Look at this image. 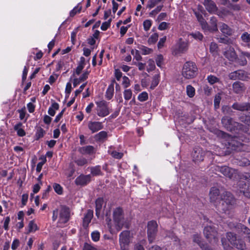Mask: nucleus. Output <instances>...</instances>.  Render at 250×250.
Masks as SVG:
<instances>
[{
  "mask_svg": "<svg viewBox=\"0 0 250 250\" xmlns=\"http://www.w3.org/2000/svg\"><path fill=\"white\" fill-rule=\"evenodd\" d=\"M138 99L141 102L146 101L148 99V94L146 92H143L138 95Z\"/></svg>",
  "mask_w": 250,
  "mask_h": 250,
  "instance_id": "nucleus-53",
  "label": "nucleus"
},
{
  "mask_svg": "<svg viewBox=\"0 0 250 250\" xmlns=\"http://www.w3.org/2000/svg\"><path fill=\"white\" fill-rule=\"evenodd\" d=\"M158 232V224L155 221L148 222L147 225V235L149 243H153L156 239Z\"/></svg>",
  "mask_w": 250,
  "mask_h": 250,
  "instance_id": "nucleus-5",
  "label": "nucleus"
},
{
  "mask_svg": "<svg viewBox=\"0 0 250 250\" xmlns=\"http://www.w3.org/2000/svg\"><path fill=\"white\" fill-rule=\"evenodd\" d=\"M59 214L58 223L64 224L66 223L70 219V211L68 207L64 205H62L60 209H55L53 211L52 220L55 221Z\"/></svg>",
  "mask_w": 250,
  "mask_h": 250,
  "instance_id": "nucleus-1",
  "label": "nucleus"
},
{
  "mask_svg": "<svg viewBox=\"0 0 250 250\" xmlns=\"http://www.w3.org/2000/svg\"><path fill=\"white\" fill-rule=\"evenodd\" d=\"M90 171L91 174L93 176L100 175L102 174L101 170V167L100 166L91 167L90 168Z\"/></svg>",
  "mask_w": 250,
  "mask_h": 250,
  "instance_id": "nucleus-36",
  "label": "nucleus"
},
{
  "mask_svg": "<svg viewBox=\"0 0 250 250\" xmlns=\"http://www.w3.org/2000/svg\"><path fill=\"white\" fill-rule=\"evenodd\" d=\"M205 153L202 149L200 147H195L191 154L193 161L195 163H198L203 160Z\"/></svg>",
  "mask_w": 250,
  "mask_h": 250,
  "instance_id": "nucleus-10",
  "label": "nucleus"
},
{
  "mask_svg": "<svg viewBox=\"0 0 250 250\" xmlns=\"http://www.w3.org/2000/svg\"><path fill=\"white\" fill-rule=\"evenodd\" d=\"M209 23L210 25H208V27L206 26V28L205 30H208L210 32H216L218 31L217 20L215 17H211Z\"/></svg>",
  "mask_w": 250,
  "mask_h": 250,
  "instance_id": "nucleus-22",
  "label": "nucleus"
},
{
  "mask_svg": "<svg viewBox=\"0 0 250 250\" xmlns=\"http://www.w3.org/2000/svg\"><path fill=\"white\" fill-rule=\"evenodd\" d=\"M235 228L238 231H241L246 235L249 242H250V229L248 227L241 223H238L236 224Z\"/></svg>",
  "mask_w": 250,
  "mask_h": 250,
  "instance_id": "nucleus-17",
  "label": "nucleus"
},
{
  "mask_svg": "<svg viewBox=\"0 0 250 250\" xmlns=\"http://www.w3.org/2000/svg\"><path fill=\"white\" fill-rule=\"evenodd\" d=\"M186 92L187 95L190 97L192 98L194 96L195 93V88L191 85H188L186 87Z\"/></svg>",
  "mask_w": 250,
  "mask_h": 250,
  "instance_id": "nucleus-35",
  "label": "nucleus"
},
{
  "mask_svg": "<svg viewBox=\"0 0 250 250\" xmlns=\"http://www.w3.org/2000/svg\"><path fill=\"white\" fill-rule=\"evenodd\" d=\"M203 4L206 10L210 13L215 14L217 11V7L215 3L212 0H204Z\"/></svg>",
  "mask_w": 250,
  "mask_h": 250,
  "instance_id": "nucleus-13",
  "label": "nucleus"
},
{
  "mask_svg": "<svg viewBox=\"0 0 250 250\" xmlns=\"http://www.w3.org/2000/svg\"><path fill=\"white\" fill-rule=\"evenodd\" d=\"M195 14L198 21L200 22L202 28L203 29H205L206 28V26L208 27V24L205 21L202 15L200 14L199 13H197V12H195Z\"/></svg>",
  "mask_w": 250,
  "mask_h": 250,
  "instance_id": "nucleus-30",
  "label": "nucleus"
},
{
  "mask_svg": "<svg viewBox=\"0 0 250 250\" xmlns=\"http://www.w3.org/2000/svg\"><path fill=\"white\" fill-rule=\"evenodd\" d=\"M130 233L129 231L125 230L122 232L119 235L120 245H128L130 243Z\"/></svg>",
  "mask_w": 250,
  "mask_h": 250,
  "instance_id": "nucleus-12",
  "label": "nucleus"
},
{
  "mask_svg": "<svg viewBox=\"0 0 250 250\" xmlns=\"http://www.w3.org/2000/svg\"><path fill=\"white\" fill-rule=\"evenodd\" d=\"M219 29L222 34L226 36L231 35L233 32L232 29L227 24L223 22L219 23Z\"/></svg>",
  "mask_w": 250,
  "mask_h": 250,
  "instance_id": "nucleus-20",
  "label": "nucleus"
},
{
  "mask_svg": "<svg viewBox=\"0 0 250 250\" xmlns=\"http://www.w3.org/2000/svg\"><path fill=\"white\" fill-rule=\"evenodd\" d=\"M160 74H156L153 77L150 85V89H154L158 85L160 82Z\"/></svg>",
  "mask_w": 250,
  "mask_h": 250,
  "instance_id": "nucleus-32",
  "label": "nucleus"
},
{
  "mask_svg": "<svg viewBox=\"0 0 250 250\" xmlns=\"http://www.w3.org/2000/svg\"><path fill=\"white\" fill-rule=\"evenodd\" d=\"M241 39L244 42H250V34H249L248 32L244 33L241 36Z\"/></svg>",
  "mask_w": 250,
  "mask_h": 250,
  "instance_id": "nucleus-62",
  "label": "nucleus"
},
{
  "mask_svg": "<svg viewBox=\"0 0 250 250\" xmlns=\"http://www.w3.org/2000/svg\"><path fill=\"white\" fill-rule=\"evenodd\" d=\"M96 104L97 105V114L99 116L104 117L109 114L108 104L105 101L102 100L96 102Z\"/></svg>",
  "mask_w": 250,
  "mask_h": 250,
  "instance_id": "nucleus-8",
  "label": "nucleus"
},
{
  "mask_svg": "<svg viewBox=\"0 0 250 250\" xmlns=\"http://www.w3.org/2000/svg\"><path fill=\"white\" fill-rule=\"evenodd\" d=\"M140 49L142 51V54L144 55L149 54L152 52V50L151 49L144 46H142L140 48Z\"/></svg>",
  "mask_w": 250,
  "mask_h": 250,
  "instance_id": "nucleus-57",
  "label": "nucleus"
},
{
  "mask_svg": "<svg viewBox=\"0 0 250 250\" xmlns=\"http://www.w3.org/2000/svg\"><path fill=\"white\" fill-rule=\"evenodd\" d=\"M207 80L208 83L211 84H213L219 82V78L212 75L208 76L207 78Z\"/></svg>",
  "mask_w": 250,
  "mask_h": 250,
  "instance_id": "nucleus-45",
  "label": "nucleus"
},
{
  "mask_svg": "<svg viewBox=\"0 0 250 250\" xmlns=\"http://www.w3.org/2000/svg\"><path fill=\"white\" fill-rule=\"evenodd\" d=\"M83 250H97V249L90 244L85 243L83 247Z\"/></svg>",
  "mask_w": 250,
  "mask_h": 250,
  "instance_id": "nucleus-64",
  "label": "nucleus"
},
{
  "mask_svg": "<svg viewBox=\"0 0 250 250\" xmlns=\"http://www.w3.org/2000/svg\"><path fill=\"white\" fill-rule=\"evenodd\" d=\"M198 68L196 64L192 62H187L183 66L182 75L186 79H192L196 76Z\"/></svg>",
  "mask_w": 250,
  "mask_h": 250,
  "instance_id": "nucleus-3",
  "label": "nucleus"
},
{
  "mask_svg": "<svg viewBox=\"0 0 250 250\" xmlns=\"http://www.w3.org/2000/svg\"><path fill=\"white\" fill-rule=\"evenodd\" d=\"M204 234L207 239L210 240L212 238L215 239L217 237V232L214 227L207 226L204 228Z\"/></svg>",
  "mask_w": 250,
  "mask_h": 250,
  "instance_id": "nucleus-11",
  "label": "nucleus"
},
{
  "mask_svg": "<svg viewBox=\"0 0 250 250\" xmlns=\"http://www.w3.org/2000/svg\"><path fill=\"white\" fill-rule=\"evenodd\" d=\"M155 61L157 65L159 67H162L164 64V57L162 55H158L155 58Z\"/></svg>",
  "mask_w": 250,
  "mask_h": 250,
  "instance_id": "nucleus-39",
  "label": "nucleus"
},
{
  "mask_svg": "<svg viewBox=\"0 0 250 250\" xmlns=\"http://www.w3.org/2000/svg\"><path fill=\"white\" fill-rule=\"evenodd\" d=\"M242 126H239L238 129L242 130L244 132L250 135V126H246L241 124Z\"/></svg>",
  "mask_w": 250,
  "mask_h": 250,
  "instance_id": "nucleus-54",
  "label": "nucleus"
},
{
  "mask_svg": "<svg viewBox=\"0 0 250 250\" xmlns=\"http://www.w3.org/2000/svg\"><path fill=\"white\" fill-rule=\"evenodd\" d=\"M241 122H244L246 125L250 126V112H249L245 117L240 118Z\"/></svg>",
  "mask_w": 250,
  "mask_h": 250,
  "instance_id": "nucleus-51",
  "label": "nucleus"
},
{
  "mask_svg": "<svg viewBox=\"0 0 250 250\" xmlns=\"http://www.w3.org/2000/svg\"><path fill=\"white\" fill-rule=\"evenodd\" d=\"M237 71V79L241 81H247L248 80L249 77L246 72L242 70H236Z\"/></svg>",
  "mask_w": 250,
  "mask_h": 250,
  "instance_id": "nucleus-29",
  "label": "nucleus"
},
{
  "mask_svg": "<svg viewBox=\"0 0 250 250\" xmlns=\"http://www.w3.org/2000/svg\"><path fill=\"white\" fill-rule=\"evenodd\" d=\"M223 54L227 59L232 62H235L237 59V55L234 48L230 46H228L225 48Z\"/></svg>",
  "mask_w": 250,
  "mask_h": 250,
  "instance_id": "nucleus-9",
  "label": "nucleus"
},
{
  "mask_svg": "<svg viewBox=\"0 0 250 250\" xmlns=\"http://www.w3.org/2000/svg\"><path fill=\"white\" fill-rule=\"evenodd\" d=\"M91 180L90 175H81L75 180V184L78 186H84L87 185Z\"/></svg>",
  "mask_w": 250,
  "mask_h": 250,
  "instance_id": "nucleus-14",
  "label": "nucleus"
},
{
  "mask_svg": "<svg viewBox=\"0 0 250 250\" xmlns=\"http://www.w3.org/2000/svg\"><path fill=\"white\" fill-rule=\"evenodd\" d=\"M152 25V21L150 20H146L143 22L144 29L147 31L149 30Z\"/></svg>",
  "mask_w": 250,
  "mask_h": 250,
  "instance_id": "nucleus-50",
  "label": "nucleus"
},
{
  "mask_svg": "<svg viewBox=\"0 0 250 250\" xmlns=\"http://www.w3.org/2000/svg\"><path fill=\"white\" fill-rule=\"evenodd\" d=\"M193 241L194 243L197 244L200 247L204 243L202 242V239L201 236L198 234H195L192 235Z\"/></svg>",
  "mask_w": 250,
  "mask_h": 250,
  "instance_id": "nucleus-38",
  "label": "nucleus"
},
{
  "mask_svg": "<svg viewBox=\"0 0 250 250\" xmlns=\"http://www.w3.org/2000/svg\"><path fill=\"white\" fill-rule=\"evenodd\" d=\"M158 39V34L157 33H154L148 39V42L149 44H153L155 43Z\"/></svg>",
  "mask_w": 250,
  "mask_h": 250,
  "instance_id": "nucleus-44",
  "label": "nucleus"
},
{
  "mask_svg": "<svg viewBox=\"0 0 250 250\" xmlns=\"http://www.w3.org/2000/svg\"><path fill=\"white\" fill-rule=\"evenodd\" d=\"M59 108V105L58 103L56 102H54L52 104L51 106L49 108L48 113V114L52 116H53L55 114V110H58Z\"/></svg>",
  "mask_w": 250,
  "mask_h": 250,
  "instance_id": "nucleus-31",
  "label": "nucleus"
},
{
  "mask_svg": "<svg viewBox=\"0 0 250 250\" xmlns=\"http://www.w3.org/2000/svg\"><path fill=\"white\" fill-rule=\"evenodd\" d=\"M233 246L239 250H246L247 249L245 241L241 238H238L236 244Z\"/></svg>",
  "mask_w": 250,
  "mask_h": 250,
  "instance_id": "nucleus-28",
  "label": "nucleus"
},
{
  "mask_svg": "<svg viewBox=\"0 0 250 250\" xmlns=\"http://www.w3.org/2000/svg\"><path fill=\"white\" fill-rule=\"evenodd\" d=\"M235 139L236 138H234L233 139L231 140L230 142H229V146L234 147V149H236V147H238L241 145V143L240 142H237Z\"/></svg>",
  "mask_w": 250,
  "mask_h": 250,
  "instance_id": "nucleus-61",
  "label": "nucleus"
},
{
  "mask_svg": "<svg viewBox=\"0 0 250 250\" xmlns=\"http://www.w3.org/2000/svg\"><path fill=\"white\" fill-rule=\"evenodd\" d=\"M82 10V7H79L78 5L77 6L75 7L73 10H72L70 12V17H73L77 13H80V11Z\"/></svg>",
  "mask_w": 250,
  "mask_h": 250,
  "instance_id": "nucleus-58",
  "label": "nucleus"
},
{
  "mask_svg": "<svg viewBox=\"0 0 250 250\" xmlns=\"http://www.w3.org/2000/svg\"><path fill=\"white\" fill-rule=\"evenodd\" d=\"M93 217V211L90 209L87 210L83 218V228H87Z\"/></svg>",
  "mask_w": 250,
  "mask_h": 250,
  "instance_id": "nucleus-19",
  "label": "nucleus"
},
{
  "mask_svg": "<svg viewBox=\"0 0 250 250\" xmlns=\"http://www.w3.org/2000/svg\"><path fill=\"white\" fill-rule=\"evenodd\" d=\"M44 134V130L41 127H38L37 129V131L35 134L36 140H39L41 138L43 137Z\"/></svg>",
  "mask_w": 250,
  "mask_h": 250,
  "instance_id": "nucleus-40",
  "label": "nucleus"
},
{
  "mask_svg": "<svg viewBox=\"0 0 250 250\" xmlns=\"http://www.w3.org/2000/svg\"><path fill=\"white\" fill-rule=\"evenodd\" d=\"M113 216L116 228L118 231L120 230L123 227L129 228V224L124 219V211L121 208H116L113 211Z\"/></svg>",
  "mask_w": 250,
  "mask_h": 250,
  "instance_id": "nucleus-2",
  "label": "nucleus"
},
{
  "mask_svg": "<svg viewBox=\"0 0 250 250\" xmlns=\"http://www.w3.org/2000/svg\"><path fill=\"white\" fill-rule=\"evenodd\" d=\"M111 20V19H110L107 21L103 22L101 26V29L103 31L106 30L110 25Z\"/></svg>",
  "mask_w": 250,
  "mask_h": 250,
  "instance_id": "nucleus-55",
  "label": "nucleus"
},
{
  "mask_svg": "<svg viewBox=\"0 0 250 250\" xmlns=\"http://www.w3.org/2000/svg\"><path fill=\"white\" fill-rule=\"evenodd\" d=\"M161 1L162 0H149L146 7L149 9H151Z\"/></svg>",
  "mask_w": 250,
  "mask_h": 250,
  "instance_id": "nucleus-43",
  "label": "nucleus"
},
{
  "mask_svg": "<svg viewBox=\"0 0 250 250\" xmlns=\"http://www.w3.org/2000/svg\"><path fill=\"white\" fill-rule=\"evenodd\" d=\"M226 237L229 241L233 246L235 244H236L238 239L236 234L231 232H227L226 234Z\"/></svg>",
  "mask_w": 250,
  "mask_h": 250,
  "instance_id": "nucleus-26",
  "label": "nucleus"
},
{
  "mask_svg": "<svg viewBox=\"0 0 250 250\" xmlns=\"http://www.w3.org/2000/svg\"><path fill=\"white\" fill-rule=\"evenodd\" d=\"M221 100V97L220 94H217L215 96L214 100V105L215 109H217L219 107L220 103Z\"/></svg>",
  "mask_w": 250,
  "mask_h": 250,
  "instance_id": "nucleus-49",
  "label": "nucleus"
},
{
  "mask_svg": "<svg viewBox=\"0 0 250 250\" xmlns=\"http://www.w3.org/2000/svg\"><path fill=\"white\" fill-rule=\"evenodd\" d=\"M163 5L158 6L155 9L153 10L150 13V16H155L162 9Z\"/></svg>",
  "mask_w": 250,
  "mask_h": 250,
  "instance_id": "nucleus-56",
  "label": "nucleus"
},
{
  "mask_svg": "<svg viewBox=\"0 0 250 250\" xmlns=\"http://www.w3.org/2000/svg\"><path fill=\"white\" fill-rule=\"evenodd\" d=\"M28 230L27 231V233H29L33 231H35L36 230L39 229V228L37 224L35 223L33 220L29 221L28 225Z\"/></svg>",
  "mask_w": 250,
  "mask_h": 250,
  "instance_id": "nucleus-34",
  "label": "nucleus"
},
{
  "mask_svg": "<svg viewBox=\"0 0 250 250\" xmlns=\"http://www.w3.org/2000/svg\"><path fill=\"white\" fill-rule=\"evenodd\" d=\"M235 62L241 66H245L247 64V61L246 59L243 57H240L239 59L237 58Z\"/></svg>",
  "mask_w": 250,
  "mask_h": 250,
  "instance_id": "nucleus-60",
  "label": "nucleus"
},
{
  "mask_svg": "<svg viewBox=\"0 0 250 250\" xmlns=\"http://www.w3.org/2000/svg\"><path fill=\"white\" fill-rule=\"evenodd\" d=\"M79 152L82 154H92L95 152L94 146H86L81 147L78 149Z\"/></svg>",
  "mask_w": 250,
  "mask_h": 250,
  "instance_id": "nucleus-21",
  "label": "nucleus"
},
{
  "mask_svg": "<svg viewBox=\"0 0 250 250\" xmlns=\"http://www.w3.org/2000/svg\"><path fill=\"white\" fill-rule=\"evenodd\" d=\"M218 48V45L216 43L213 42H211L209 47V50L211 53L216 54L217 53Z\"/></svg>",
  "mask_w": 250,
  "mask_h": 250,
  "instance_id": "nucleus-46",
  "label": "nucleus"
},
{
  "mask_svg": "<svg viewBox=\"0 0 250 250\" xmlns=\"http://www.w3.org/2000/svg\"><path fill=\"white\" fill-rule=\"evenodd\" d=\"M228 8L230 11L232 10L235 11H239L241 9V7L239 4L231 3L228 4Z\"/></svg>",
  "mask_w": 250,
  "mask_h": 250,
  "instance_id": "nucleus-42",
  "label": "nucleus"
},
{
  "mask_svg": "<svg viewBox=\"0 0 250 250\" xmlns=\"http://www.w3.org/2000/svg\"><path fill=\"white\" fill-rule=\"evenodd\" d=\"M21 125V123H19L14 126V129L17 131V134L21 137H23L25 135V131L22 129L20 128V127Z\"/></svg>",
  "mask_w": 250,
  "mask_h": 250,
  "instance_id": "nucleus-37",
  "label": "nucleus"
},
{
  "mask_svg": "<svg viewBox=\"0 0 250 250\" xmlns=\"http://www.w3.org/2000/svg\"><path fill=\"white\" fill-rule=\"evenodd\" d=\"M88 128L92 133H94L103 129V125L101 122L90 121L88 123Z\"/></svg>",
  "mask_w": 250,
  "mask_h": 250,
  "instance_id": "nucleus-16",
  "label": "nucleus"
},
{
  "mask_svg": "<svg viewBox=\"0 0 250 250\" xmlns=\"http://www.w3.org/2000/svg\"><path fill=\"white\" fill-rule=\"evenodd\" d=\"M232 108L241 111H249L250 110V103L235 102L232 105Z\"/></svg>",
  "mask_w": 250,
  "mask_h": 250,
  "instance_id": "nucleus-15",
  "label": "nucleus"
},
{
  "mask_svg": "<svg viewBox=\"0 0 250 250\" xmlns=\"http://www.w3.org/2000/svg\"><path fill=\"white\" fill-rule=\"evenodd\" d=\"M100 236V233L98 231H93L91 233L92 239L95 242H97L99 240Z\"/></svg>",
  "mask_w": 250,
  "mask_h": 250,
  "instance_id": "nucleus-63",
  "label": "nucleus"
},
{
  "mask_svg": "<svg viewBox=\"0 0 250 250\" xmlns=\"http://www.w3.org/2000/svg\"><path fill=\"white\" fill-rule=\"evenodd\" d=\"M232 89L235 93L240 94L245 91L246 87L243 83L237 81L232 84Z\"/></svg>",
  "mask_w": 250,
  "mask_h": 250,
  "instance_id": "nucleus-18",
  "label": "nucleus"
},
{
  "mask_svg": "<svg viewBox=\"0 0 250 250\" xmlns=\"http://www.w3.org/2000/svg\"><path fill=\"white\" fill-rule=\"evenodd\" d=\"M107 138V133L105 131H102L97 133L95 136V139L99 142H104Z\"/></svg>",
  "mask_w": 250,
  "mask_h": 250,
  "instance_id": "nucleus-27",
  "label": "nucleus"
},
{
  "mask_svg": "<svg viewBox=\"0 0 250 250\" xmlns=\"http://www.w3.org/2000/svg\"><path fill=\"white\" fill-rule=\"evenodd\" d=\"M215 14L217 15L221 18H223L229 15H232L233 14L232 12L228 9V8H227L223 7L221 8L220 10L217 9Z\"/></svg>",
  "mask_w": 250,
  "mask_h": 250,
  "instance_id": "nucleus-23",
  "label": "nucleus"
},
{
  "mask_svg": "<svg viewBox=\"0 0 250 250\" xmlns=\"http://www.w3.org/2000/svg\"><path fill=\"white\" fill-rule=\"evenodd\" d=\"M104 203V199L103 198L100 197L98 198L95 201L96 204V215L99 217L103 205Z\"/></svg>",
  "mask_w": 250,
  "mask_h": 250,
  "instance_id": "nucleus-24",
  "label": "nucleus"
},
{
  "mask_svg": "<svg viewBox=\"0 0 250 250\" xmlns=\"http://www.w3.org/2000/svg\"><path fill=\"white\" fill-rule=\"evenodd\" d=\"M53 188L56 193L58 194H62V188L58 184H54L53 185Z\"/></svg>",
  "mask_w": 250,
  "mask_h": 250,
  "instance_id": "nucleus-59",
  "label": "nucleus"
},
{
  "mask_svg": "<svg viewBox=\"0 0 250 250\" xmlns=\"http://www.w3.org/2000/svg\"><path fill=\"white\" fill-rule=\"evenodd\" d=\"M190 36L195 40L198 41H202L203 38V35L200 32L198 31L190 34Z\"/></svg>",
  "mask_w": 250,
  "mask_h": 250,
  "instance_id": "nucleus-48",
  "label": "nucleus"
},
{
  "mask_svg": "<svg viewBox=\"0 0 250 250\" xmlns=\"http://www.w3.org/2000/svg\"><path fill=\"white\" fill-rule=\"evenodd\" d=\"M114 93V86L113 84H110L108 88L106 90L105 97L107 100H110L113 96Z\"/></svg>",
  "mask_w": 250,
  "mask_h": 250,
  "instance_id": "nucleus-33",
  "label": "nucleus"
},
{
  "mask_svg": "<svg viewBox=\"0 0 250 250\" xmlns=\"http://www.w3.org/2000/svg\"><path fill=\"white\" fill-rule=\"evenodd\" d=\"M220 194L219 190L215 187H212L211 188L210 192H209V196L210 199L212 202H214L217 199L218 197Z\"/></svg>",
  "mask_w": 250,
  "mask_h": 250,
  "instance_id": "nucleus-25",
  "label": "nucleus"
},
{
  "mask_svg": "<svg viewBox=\"0 0 250 250\" xmlns=\"http://www.w3.org/2000/svg\"><path fill=\"white\" fill-rule=\"evenodd\" d=\"M221 209L226 211L231 209L236 204V200L231 193L226 192L221 198Z\"/></svg>",
  "mask_w": 250,
  "mask_h": 250,
  "instance_id": "nucleus-4",
  "label": "nucleus"
},
{
  "mask_svg": "<svg viewBox=\"0 0 250 250\" xmlns=\"http://www.w3.org/2000/svg\"><path fill=\"white\" fill-rule=\"evenodd\" d=\"M40 159H42V161L39 163L37 165V167H36V171L37 172H40L41 170H42V167L43 166V165L46 162V159L45 157H42V158H41Z\"/></svg>",
  "mask_w": 250,
  "mask_h": 250,
  "instance_id": "nucleus-52",
  "label": "nucleus"
},
{
  "mask_svg": "<svg viewBox=\"0 0 250 250\" xmlns=\"http://www.w3.org/2000/svg\"><path fill=\"white\" fill-rule=\"evenodd\" d=\"M221 123L224 127L228 130L232 131L236 128L238 129L239 126H242L241 124L234 121L229 116H224L222 118Z\"/></svg>",
  "mask_w": 250,
  "mask_h": 250,
  "instance_id": "nucleus-6",
  "label": "nucleus"
},
{
  "mask_svg": "<svg viewBox=\"0 0 250 250\" xmlns=\"http://www.w3.org/2000/svg\"><path fill=\"white\" fill-rule=\"evenodd\" d=\"M188 48V44L186 42H182L179 44V51L181 53H184L186 52Z\"/></svg>",
  "mask_w": 250,
  "mask_h": 250,
  "instance_id": "nucleus-41",
  "label": "nucleus"
},
{
  "mask_svg": "<svg viewBox=\"0 0 250 250\" xmlns=\"http://www.w3.org/2000/svg\"><path fill=\"white\" fill-rule=\"evenodd\" d=\"M214 170L216 172H219L223 174L225 176L228 177L230 179L232 178L236 175V170L234 169L231 168L226 166H214L212 167Z\"/></svg>",
  "mask_w": 250,
  "mask_h": 250,
  "instance_id": "nucleus-7",
  "label": "nucleus"
},
{
  "mask_svg": "<svg viewBox=\"0 0 250 250\" xmlns=\"http://www.w3.org/2000/svg\"><path fill=\"white\" fill-rule=\"evenodd\" d=\"M132 95V91L128 89H126L124 92V98L126 101H128L131 99Z\"/></svg>",
  "mask_w": 250,
  "mask_h": 250,
  "instance_id": "nucleus-47",
  "label": "nucleus"
}]
</instances>
